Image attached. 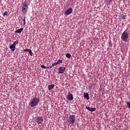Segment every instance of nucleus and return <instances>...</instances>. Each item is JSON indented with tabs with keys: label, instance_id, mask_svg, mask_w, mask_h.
I'll list each match as a JSON object with an SVG mask.
<instances>
[{
	"label": "nucleus",
	"instance_id": "obj_1",
	"mask_svg": "<svg viewBox=\"0 0 130 130\" xmlns=\"http://www.w3.org/2000/svg\"><path fill=\"white\" fill-rule=\"evenodd\" d=\"M121 40L124 41V42H127L129 40V34H128V32L126 30H125L122 33Z\"/></svg>",
	"mask_w": 130,
	"mask_h": 130
},
{
	"label": "nucleus",
	"instance_id": "obj_2",
	"mask_svg": "<svg viewBox=\"0 0 130 130\" xmlns=\"http://www.w3.org/2000/svg\"><path fill=\"white\" fill-rule=\"evenodd\" d=\"M38 103H39V99L38 98L35 97L32 99L31 101H30L29 105L30 106V107H35V106L38 105Z\"/></svg>",
	"mask_w": 130,
	"mask_h": 130
},
{
	"label": "nucleus",
	"instance_id": "obj_3",
	"mask_svg": "<svg viewBox=\"0 0 130 130\" xmlns=\"http://www.w3.org/2000/svg\"><path fill=\"white\" fill-rule=\"evenodd\" d=\"M70 124H74L76 122V117L74 115H70L67 120Z\"/></svg>",
	"mask_w": 130,
	"mask_h": 130
},
{
	"label": "nucleus",
	"instance_id": "obj_4",
	"mask_svg": "<svg viewBox=\"0 0 130 130\" xmlns=\"http://www.w3.org/2000/svg\"><path fill=\"white\" fill-rule=\"evenodd\" d=\"M28 10V3L24 2L22 4V12L23 14H26L27 13V10Z\"/></svg>",
	"mask_w": 130,
	"mask_h": 130
},
{
	"label": "nucleus",
	"instance_id": "obj_5",
	"mask_svg": "<svg viewBox=\"0 0 130 130\" xmlns=\"http://www.w3.org/2000/svg\"><path fill=\"white\" fill-rule=\"evenodd\" d=\"M43 121V118L42 117H38L36 119V122L38 123V124H40V123H42V122Z\"/></svg>",
	"mask_w": 130,
	"mask_h": 130
},
{
	"label": "nucleus",
	"instance_id": "obj_6",
	"mask_svg": "<svg viewBox=\"0 0 130 130\" xmlns=\"http://www.w3.org/2000/svg\"><path fill=\"white\" fill-rule=\"evenodd\" d=\"M66 71V67H60L58 69L59 74H63Z\"/></svg>",
	"mask_w": 130,
	"mask_h": 130
},
{
	"label": "nucleus",
	"instance_id": "obj_7",
	"mask_svg": "<svg viewBox=\"0 0 130 130\" xmlns=\"http://www.w3.org/2000/svg\"><path fill=\"white\" fill-rule=\"evenodd\" d=\"M73 13V8H69L66 12L65 14L66 15H70V14H72Z\"/></svg>",
	"mask_w": 130,
	"mask_h": 130
},
{
	"label": "nucleus",
	"instance_id": "obj_8",
	"mask_svg": "<svg viewBox=\"0 0 130 130\" xmlns=\"http://www.w3.org/2000/svg\"><path fill=\"white\" fill-rule=\"evenodd\" d=\"M67 98L68 100L72 101L74 99V95L72 93H69L68 94Z\"/></svg>",
	"mask_w": 130,
	"mask_h": 130
},
{
	"label": "nucleus",
	"instance_id": "obj_9",
	"mask_svg": "<svg viewBox=\"0 0 130 130\" xmlns=\"http://www.w3.org/2000/svg\"><path fill=\"white\" fill-rule=\"evenodd\" d=\"M86 109H87L88 111H90L91 112H93L96 110V108H90L89 107H86Z\"/></svg>",
	"mask_w": 130,
	"mask_h": 130
},
{
	"label": "nucleus",
	"instance_id": "obj_10",
	"mask_svg": "<svg viewBox=\"0 0 130 130\" xmlns=\"http://www.w3.org/2000/svg\"><path fill=\"white\" fill-rule=\"evenodd\" d=\"M84 97L87 99V100H89L90 99V96H89V93L87 92H84L83 93Z\"/></svg>",
	"mask_w": 130,
	"mask_h": 130
},
{
	"label": "nucleus",
	"instance_id": "obj_11",
	"mask_svg": "<svg viewBox=\"0 0 130 130\" xmlns=\"http://www.w3.org/2000/svg\"><path fill=\"white\" fill-rule=\"evenodd\" d=\"M10 49H11L12 51H15L16 50V46L15 45H11L10 46Z\"/></svg>",
	"mask_w": 130,
	"mask_h": 130
},
{
	"label": "nucleus",
	"instance_id": "obj_12",
	"mask_svg": "<svg viewBox=\"0 0 130 130\" xmlns=\"http://www.w3.org/2000/svg\"><path fill=\"white\" fill-rule=\"evenodd\" d=\"M54 88V84H52V85H48V90L49 91L52 90Z\"/></svg>",
	"mask_w": 130,
	"mask_h": 130
},
{
	"label": "nucleus",
	"instance_id": "obj_13",
	"mask_svg": "<svg viewBox=\"0 0 130 130\" xmlns=\"http://www.w3.org/2000/svg\"><path fill=\"white\" fill-rule=\"evenodd\" d=\"M23 30H24V28H21L19 29H17L15 31V33H21V32H22V31H23Z\"/></svg>",
	"mask_w": 130,
	"mask_h": 130
},
{
	"label": "nucleus",
	"instance_id": "obj_14",
	"mask_svg": "<svg viewBox=\"0 0 130 130\" xmlns=\"http://www.w3.org/2000/svg\"><path fill=\"white\" fill-rule=\"evenodd\" d=\"M66 57H68V58H71L72 57V55L70 53H67L66 54Z\"/></svg>",
	"mask_w": 130,
	"mask_h": 130
},
{
	"label": "nucleus",
	"instance_id": "obj_15",
	"mask_svg": "<svg viewBox=\"0 0 130 130\" xmlns=\"http://www.w3.org/2000/svg\"><path fill=\"white\" fill-rule=\"evenodd\" d=\"M28 53L30 54V56H33V52H32V50H31V49L29 50Z\"/></svg>",
	"mask_w": 130,
	"mask_h": 130
},
{
	"label": "nucleus",
	"instance_id": "obj_16",
	"mask_svg": "<svg viewBox=\"0 0 130 130\" xmlns=\"http://www.w3.org/2000/svg\"><path fill=\"white\" fill-rule=\"evenodd\" d=\"M57 63H58V64H59V63H62V60L58 59L57 61Z\"/></svg>",
	"mask_w": 130,
	"mask_h": 130
},
{
	"label": "nucleus",
	"instance_id": "obj_17",
	"mask_svg": "<svg viewBox=\"0 0 130 130\" xmlns=\"http://www.w3.org/2000/svg\"><path fill=\"white\" fill-rule=\"evenodd\" d=\"M127 106H128V108L130 109V102H126Z\"/></svg>",
	"mask_w": 130,
	"mask_h": 130
},
{
	"label": "nucleus",
	"instance_id": "obj_18",
	"mask_svg": "<svg viewBox=\"0 0 130 130\" xmlns=\"http://www.w3.org/2000/svg\"><path fill=\"white\" fill-rule=\"evenodd\" d=\"M41 68H42V69H49V68L46 67L44 65H41Z\"/></svg>",
	"mask_w": 130,
	"mask_h": 130
},
{
	"label": "nucleus",
	"instance_id": "obj_19",
	"mask_svg": "<svg viewBox=\"0 0 130 130\" xmlns=\"http://www.w3.org/2000/svg\"><path fill=\"white\" fill-rule=\"evenodd\" d=\"M3 16H9V13H8V11H6L4 14Z\"/></svg>",
	"mask_w": 130,
	"mask_h": 130
},
{
	"label": "nucleus",
	"instance_id": "obj_20",
	"mask_svg": "<svg viewBox=\"0 0 130 130\" xmlns=\"http://www.w3.org/2000/svg\"><path fill=\"white\" fill-rule=\"evenodd\" d=\"M23 22V25H26V17L25 16H24Z\"/></svg>",
	"mask_w": 130,
	"mask_h": 130
},
{
	"label": "nucleus",
	"instance_id": "obj_21",
	"mask_svg": "<svg viewBox=\"0 0 130 130\" xmlns=\"http://www.w3.org/2000/svg\"><path fill=\"white\" fill-rule=\"evenodd\" d=\"M17 44H18V41H14L13 45H15L16 46V45H17Z\"/></svg>",
	"mask_w": 130,
	"mask_h": 130
},
{
	"label": "nucleus",
	"instance_id": "obj_22",
	"mask_svg": "<svg viewBox=\"0 0 130 130\" xmlns=\"http://www.w3.org/2000/svg\"><path fill=\"white\" fill-rule=\"evenodd\" d=\"M29 50H30V49L26 48V49H24V50H23V51H24V52H27H27H29Z\"/></svg>",
	"mask_w": 130,
	"mask_h": 130
},
{
	"label": "nucleus",
	"instance_id": "obj_23",
	"mask_svg": "<svg viewBox=\"0 0 130 130\" xmlns=\"http://www.w3.org/2000/svg\"><path fill=\"white\" fill-rule=\"evenodd\" d=\"M105 1H107V3L108 4H110L111 3V2H112V0H105Z\"/></svg>",
	"mask_w": 130,
	"mask_h": 130
},
{
	"label": "nucleus",
	"instance_id": "obj_24",
	"mask_svg": "<svg viewBox=\"0 0 130 130\" xmlns=\"http://www.w3.org/2000/svg\"><path fill=\"white\" fill-rule=\"evenodd\" d=\"M53 67H54V64H52L51 66H50L49 68V69H52V68H53Z\"/></svg>",
	"mask_w": 130,
	"mask_h": 130
},
{
	"label": "nucleus",
	"instance_id": "obj_25",
	"mask_svg": "<svg viewBox=\"0 0 130 130\" xmlns=\"http://www.w3.org/2000/svg\"><path fill=\"white\" fill-rule=\"evenodd\" d=\"M53 64H54V66H57V64H58L57 63V62H54V63H53Z\"/></svg>",
	"mask_w": 130,
	"mask_h": 130
},
{
	"label": "nucleus",
	"instance_id": "obj_26",
	"mask_svg": "<svg viewBox=\"0 0 130 130\" xmlns=\"http://www.w3.org/2000/svg\"><path fill=\"white\" fill-rule=\"evenodd\" d=\"M53 64H54V66H57V64H58L57 63V62H54V63H53Z\"/></svg>",
	"mask_w": 130,
	"mask_h": 130
},
{
	"label": "nucleus",
	"instance_id": "obj_27",
	"mask_svg": "<svg viewBox=\"0 0 130 130\" xmlns=\"http://www.w3.org/2000/svg\"><path fill=\"white\" fill-rule=\"evenodd\" d=\"M109 46H112V43H111V42H110L109 43Z\"/></svg>",
	"mask_w": 130,
	"mask_h": 130
},
{
	"label": "nucleus",
	"instance_id": "obj_28",
	"mask_svg": "<svg viewBox=\"0 0 130 130\" xmlns=\"http://www.w3.org/2000/svg\"><path fill=\"white\" fill-rule=\"evenodd\" d=\"M125 16L124 15L123 16H122V19H125Z\"/></svg>",
	"mask_w": 130,
	"mask_h": 130
}]
</instances>
